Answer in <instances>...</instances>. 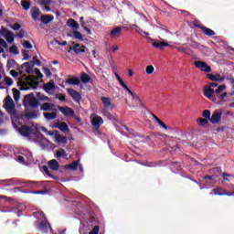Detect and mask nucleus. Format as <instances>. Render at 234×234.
<instances>
[{"label":"nucleus","instance_id":"nucleus-1","mask_svg":"<svg viewBox=\"0 0 234 234\" xmlns=\"http://www.w3.org/2000/svg\"><path fill=\"white\" fill-rule=\"evenodd\" d=\"M35 74L37 77L29 75L25 80L21 81V90H34L37 89V80L43 78V73L39 70V69H35Z\"/></svg>","mask_w":234,"mask_h":234},{"label":"nucleus","instance_id":"nucleus-2","mask_svg":"<svg viewBox=\"0 0 234 234\" xmlns=\"http://www.w3.org/2000/svg\"><path fill=\"white\" fill-rule=\"evenodd\" d=\"M203 93L207 100H210L216 105H224L226 103V98H228V92L221 93L220 96L216 97L215 90L209 86H206L203 89Z\"/></svg>","mask_w":234,"mask_h":234},{"label":"nucleus","instance_id":"nucleus-3","mask_svg":"<svg viewBox=\"0 0 234 234\" xmlns=\"http://www.w3.org/2000/svg\"><path fill=\"white\" fill-rule=\"evenodd\" d=\"M23 105L24 107H27V109H28V107L37 109V107H39V101L36 99L34 93H29L24 97Z\"/></svg>","mask_w":234,"mask_h":234},{"label":"nucleus","instance_id":"nucleus-4","mask_svg":"<svg viewBox=\"0 0 234 234\" xmlns=\"http://www.w3.org/2000/svg\"><path fill=\"white\" fill-rule=\"evenodd\" d=\"M115 78L119 82V85H121V87H122V89L124 90H127V92H129L130 96H132L133 100H137L138 103H140V105H142V100L139 99L138 95L134 94L133 92V90H131V89H129V87H127V84H125V82H123V80H122V77H120V75H118V73H115Z\"/></svg>","mask_w":234,"mask_h":234},{"label":"nucleus","instance_id":"nucleus-5","mask_svg":"<svg viewBox=\"0 0 234 234\" xmlns=\"http://www.w3.org/2000/svg\"><path fill=\"white\" fill-rule=\"evenodd\" d=\"M5 109L6 112L10 114V116H16V114H17V112H16V103H14V100H12V97L7 96L5 98Z\"/></svg>","mask_w":234,"mask_h":234},{"label":"nucleus","instance_id":"nucleus-6","mask_svg":"<svg viewBox=\"0 0 234 234\" xmlns=\"http://www.w3.org/2000/svg\"><path fill=\"white\" fill-rule=\"evenodd\" d=\"M48 134V136H53L55 144H58V145L65 144L68 142L67 138L59 134L58 131H49Z\"/></svg>","mask_w":234,"mask_h":234},{"label":"nucleus","instance_id":"nucleus-7","mask_svg":"<svg viewBox=\"0 0 234 234\" xmlns=\"http://www.w3.org/2000/svg\"><path fill=\"white\" fill-rule=\"evenodd\" d=\"M36 138L33 140L35 144H37L41 149H47L48 147V141L43 134L37 133L35 134Z\"/></svg>","mask_w":234,"mask_h":234},{"label":"nucleus","instance_id":"nucleus-8","mask_svg":"<svg viewBox=\"0 0 234 234\" xmlns=\"http://www.w3.org/2000/svg\"><path fill=\"white\" fill-rule=\"evenodd\" d=\"M40 217L43 218L40 225L38 226V229L42 233H48L52 229L50 228V223L47 220V218H45V214L43 212H39Z\"/></svg>","mask_w":234,"mask_h":234},{"label":"nucleus","instance_id":"nucleus-9","mask_svg":"<svg viewBox=\"0 0 234 234\" xmlns=\"http://www.w3.org/2000/svg\"><path fill=\"white\" fill-rule=\"evenodd\" d=\"M90 122L93 129L96 131H98V129L103 125V119L101 116L96 115V113L90 115Z\"/></svg>","mask_w":234,"mask_h":234},{"label":"nucleus","instance_id":"nucleus-10","mask_svg":"<svg viewBox=\"0 0 234 234\" xmlns=\"http://www.w3.org/2000/svg\"><path fill=\"white\" fill-rule=\"evenodd\" d=\"M194 65L197 69H199V70H202L203 72H211V67L204 61H195Z\"/></svg>","mask_w":234,"mask_h":234},{"label":"nucleus","instance_id":"nucleus-11","mask_svg":"<svg viewBox=\"0 0 234 234\" xmlns=\"http://www.w3.org/2000/svg\"><path fill=\"white\" fill-rule=\"evenodd\" d=\"M16 130L19 133V134H21V136H24V138H30L32 134V129H30V127L28 126H21Z\"/></svg>","mask_w":234,"mask_h":234},{"label":"nucleus","instance_id":"nucleus-12","mask_svg":"<svg viewBox=\"0 0 234 234\" xmlns=\"http://www.w3.org/2000/svg\"><path fill=\"white\" fill-rule=\"evenodd\" d=\"M102 101V105H104V108L106 111H112L114 109V104L112 103V99L109 97H101V98Z\"/></svg>","mask_w":234,"mask_h":234},{"label":"nucleus","instance_id":"nucleus-13","mask_svg":"<svg viewBox=\"0 0 234 234\" xmlns=\"http://www.w3.org/2000/svg\"><path fill=\"white\" fill-rule=\"evenodd\" d=\"M23 69H25L27 74H32L34 72V62H25L17 70H23Z\"/></svg>","mask_w":234,"mask_h":234},{"label":"nucleus","instance_id":"nucleus-14","mask_svg":"<svg viewBox=\"0 0 234 234\" xmlns=\"http://www.w3.org/2000/svg\"><path fill=\"white\" fill-rule=\"evenodd\" d=\"M68 93L69 94V96H71L74 101H77V103H80V101H81V95L76 90L68 89Z\"/></svg>","mask_w":234,"mask_h":234},{"label":"nucleus","instance_id":"nucleus-15","mask_svg":"<svg viewBox=\"0 0 234 234\" xmlns=\"http://www.w3.org/2000/svg\"><path fill=\"white\" fill-rule=\"evenodd\" d=\"M222 120V112H215L209 119V122L213 124H217L220 122Z\"/></svg>","mask_w":234,"mask_h":234},{"label":"nucleus","instance_id":"nucleus-16","mask_svg":"<svg viewBox=\"0 0 234 234\" xmlns=\"http://www.w3.org/2000/svg\"><path fill=\"white\" fill-rule=\"evenodd\" d=\"M111 37L116 39V37H121L122 36V27H115L110 32Z\"/></svg>","mask_w":234,"mask_h":234},{"label":"nucleus","instance_id":"nucleus-17","mask_svg":"<svg viewBox=\"0 0 234 234\" xmlns=\"http://www.w3.org/2000/svg\"><path fill=\"white\" fill-rule=\"evenodd\" d=\"M54 107H56L54 103L44 102L40 106V111H46L47 112H50L52 111H56Z\"/></svg>","mask_w":234,"mask_h":234},{"label":"nucleus","instance_id":"nucleus-18","mask_svg":"<svg viewBox=\"0 0 234 234\" xmlns=\"http://www.w3.org/2000/svg\"><path fill=\"white\" fill-rule=\"evenodd\" d=\"M195 27H197L198 28H201L202 32L204 33L205 36H208L211 37V36H215V31H213L210 28H207L204 26H200L198 24H195Z\"/></svg>","mask_w":234,"mask_h":234},{"label":"nucleus","instance_id":"nucleus-19","mask_svg":"<svg viewBox=\"0 0 234 234\" xmlns=\"http://www.w3.org/2000/svg\"><path fill=\"white\" fill-rule=\"evenodd\" d=\"M58 111L64 115V116H74V110L69 107H58Z\"/></svg>","mask_w":234,"mask_h":234},{"label":"nucleus","instance_id":"nucleus-20","mask_svg":"<svg viewBox=\"0 0 234 234\" xmlns=\"http://www.w3.org/2000/svg\"><path fill=\"white\" fill-rule=\"evenodd\" d=\"M78 165H80V160L73 161L71 164L66 165L64 166V169H66L67 171H77Z\"/></svg>","mask_w":234,"mask_h":234},{"label":"nucleus","instance_id":"nucleus-21","mask_svg":"<svg viewBox=\"0 0 234 234\" xmlns=\"http://www.w3.org/2000/svg\"><path fill=\"white\" fill-rule=\"evenodd\" d=\"M7 184V186H23V182L17 180V179H5V180H0V184Z\"/></svg>","mask_w":234,"mask_h":234},{"label":"nucleus","instance_id":"nucleus-22","mask_svg":"<svg viewBox=\"0 0 234 234\" xmlns=\"http://www.w3.org/2000/svg\"><path fill=\"white\" fill-rule=\"evenodd\" d=\"M152 47H154V48H160L162 50V48L165 47H170V45L167 42L154 40V42L152 43Z\"/></svg>","mask_w":234,"mask_h":234},{"label":"nucleus","instance_id":"nucleus-23","mask_svg":"<svg viewBox=\"0 0 234 234\" xmlns=\"http://www.w3.org/2000/svg\"><path fill=\"white\" fill-rule=\"evenodd\" d=\"M14 84V80L10 77H5L4 82H0V89H6Z\"/></svg>","mask_w":234,"mask_h":234},{"label":"nucleus","instance_id":"nucleus-24","mask_svg":"<svg viewBox=\"0 0 234 234\" xmlns=\"http://www.w3.org/2000/svg\"><path fill=\"white\" fill-rule=\"evenodd\" d=\"M22 154L25 156L26 162L27 164H32V162H34V156L32 155V152H30L29 150H24Z\"/></svg>","mask_w":234,"mask_h":234},{"label":"nucleus","instance_id":"nucleus-25","mask_svg":"<svg viewBox=\"0 0 234 234\" xmlns=\"http://www.w3.org/2000/svg\"><path fill=\"white\" fill-rule=\"evenodd\" d=\"M48 165L52 171H58L59 169V163L56 159L48 161Z\"/></svg>","mask_w":234,"mask_h":234},{"label":"nucleus","instance_id":"nucleus-26","mask_svg":"<svg viewBox=\"0 0 234 234\" xmlns=\"http://www.w3.org/2000/svg\"><path fill=\"white\" fill-rule=\"evenodd\" d=\"M19 68V64L16 63L15 59H8L6 63V69L7 70H10V69H17Z\"/></svg>","mask_w":234,"mask_h":234},{"label":"nucleus","instance_id":"nucleus-27","mask_svg":"<svg viewBox=\"0 0 234 234\" xmlns=\"http://www.w3.org/2000/svg\"><path fill=\"white\" fill-rule=\"evenodd\" d=\"M44 118L48 121V122H51V120H56V116H58V112H44L43 113Z\"/></svg>","mask_w":234,"mask_h":234},{"label":"nucleus","instance_id":"nucleus-28","mask_svg":"<svg viewBox=\"0 0 234 234\" xmlns=\"http://www.w3.org/2000/svg\"><path fill=\"white\" fill-rule=\"evenodd\" d=\"M40 21L45 25H48L51 21H54V16L52 15H43L40 17Z\"/></svg>","mask_w":234,"mask_h":234},{"label":"nucleus","instance_id":"nucleus-29","mask_svg":"<svg viewBox=\"0 0 234 234\" xmlns=\"http://www.w3.org/2000/svg\"><path fill=\"white\" fill-rule=\"evenodd\" d=\"M67 25L69 27V28H73V30H79L80 29V25H78V22L76 20L69 18L67 21Z\"/></svg>","mask_w":234,"mask_h":234},{"label":"nucleus","instance_id":"nucleus-30","mask_svg":"<svg viewBox=\"0 0 234 234\" xmlns=\"http://www.w3.org/2000/svg\"><path fill=\"white\" fill-rule=\"evenodd\" d=\"M56 89V84L54 83V80H50L47 84L44 85V90L46 92H50V90H54Z\"/></svg>","mask_w":234,"mask_h":234},{"label":"nucleus","instance_id":"nucleus-31","mask_svg":"<svg viewBox=\"0 0 234 234\" xmlns=\"http://www.w3.org/2000/svg\"><path fill=\"white\" fill-rule=\"evenodd\" d=\"M39 16H41V11L37 7H33L31 9V17L36 21Z\"/></svg>","mask_w":234,"mask_h":234},{"label":"nucleus","instance_id":"nucleus-32","mask_svg":"<svg viewBox=\"0 0 234 234\" xmlns=\"http://www.w3.org/2000/svg\"><path fill=\"white\" fill-rule=\"evenodd\" d=\"M215 178H217L216 176H206L204 180H209V182L207 181L204 187H207V186H213V184H215Z\"/></svg>","mask_w":234,"mask_h":234},{"label":"nucleus","instance_id":"nucleus-33","mask_svg":"<svg viewBox=\"0 0 234 234\" xmlns=\"http://www.w3.org/2000/svg\"><path fill=\"white\" fill-rule=\"evenodd\" d=\"M72 50L75 52V54H81L85 52V47H81L80 44H77L73 47Z\"/></svg>","mask_w":234,"mask_h":234},{"label":"nucleus","instance_id":"nucleus-34","mask_svg":"<svg viewBox=\"0 0 234 234\" xmlns=\"http://www.w3.org/2000/svg\"><path fill=\"white\" fill-rule=\"evenodd\" d=\"M42 171H43V173H45L48 176H49V177L52 178L53 180H58V176H53V175L50 174V170H48V166L44 165V166L42 167Z\"/></svg>","mask_w":234,"mask_h":234},{"label":"nucleus","instance_id":"nucleus-35","mask_svg":"<svg viewBox=\"0 0 234 234\" xmlns=\"http://www.w3.org/2000/svg\"><path fill=\"white\" fill-rule=\"evenodd\" d=\"M152 116L154 120H155V122H157V123L163 127V129H165V131L169 129V127H167V125L164 123V122H162L156 115H154V113H152Z\"/></svg>","mask_w":234,"mask_h":234},{"label":"nucleus","instance_id":"nucleus-36","mask_svg":"<svg viewBox=\"0 0 234 234\" xmlns=\"http://www.w3.org/2000/svg\"><path fill=\"white\" fill-rule=\"evenodd\" d=\"M58 128L59 131H62V133H69V125L66 122H59Z\"/></svg>","mask_w":234,"mask_h":234},{"label":"nucleus","instance_id":"nucleus-37","mask_svg":"<svg viewBox=\"0 0 234 234\" xmlns=\"http://www.w3.org/2000/svg\"><path fill=\"white\" fill-rule=\"evenodd\" d=\"M66 83H68L69 85H80L81 81L78 78H70L66 81Z\"/></svg>","mask_w":234,"mask_h":234},{"label":"nucleus","instance_id":"nucleus-38","mask_svg":"<svg viewBox=\"0 0 234 234\" xmlns=\"http://www.w3.org/2000/svg\"><path fill=\"white\" fill-rule=\"evenodd\" d=\"M89 231H90V229L87 227V225L81 223V227L79 230L80 234H89Z\"/></svg>","mask_w":234,"mask_h":234},{"label":"nucleus","instance_id":"nucleus-39","mask_svg":"<svg viewBox=\"0 0 234 234\" xmlns=\"http://www.w3.org/2000/svg\"><path fill=\"white\" fill-rule=\"evenodd\" d=\"M80 80L82 83L87 84L89 81H90V77L87 73L83 72L80 75Z\"/></svg>","mask_w":234,"mask_h":234},{"label":"nucleus","instance_id":"nucleus-40","mask_svg":"<svg viewBox=\"0 0 234 234\" xmlns=\"http://www.w3.org/2000/svg\"><path fill=\"white\" fill-rule=\"evenodd\" d=\"M21 6L24 10H30V6H32V3L30 1L23 0L21 2Z\"/></svg>","mask_w":234,"mask_h":234},{"label":"nucleus","instance_id":"nucleus-41","mask_svg":"<svg viewBox=\"0 0 234 234\" xmlns=\"http://www.w3.org/2000/svg\"><path fill=\"white\" fill-rule=\"evenodd\" d=\"M5 48H8V44H6V41H5V39L0 38V54H3V52H5Z\"/></svg>","mask_w":234,"mask_h":234},{"label":"nucleus","instance_id":"nucleus-42","mask_svg":"<svg viewBox=\"0 0 234 234\" xmlns=\"http://www.w3.org/2000/svg\"><path fill=\"white\" fill-rule=\"evenodd\" d=\"M225 89H226V85L218 86V89L214 90L216 98H218V96H222L220 92H222V90H225Z\"/></svg>","mask_w":234,"mask_h":234},{"label":"nucleus","instance_id":"nucleus-43","mask_svg":"<svg viewBox=\"0 0 234 234\" xmlns=\"http://www.w3.org/2000/svg\"><path fill=\"white\" fill-rule=\"evenodd\" d=\"M72 34H73V37H75V39L83 41V34H81L80 31H78V29L74 30Z\"/></svg>","mask_w":234,"mask_h":234},{"label":"nucleus","instance_id":"nucleus-44","mask_svg":"<svg viewBox=\"0 0 234 234\" xmlns=\"http://www.w3.org/2000/svg\"><path fill=\"white\" fill-rule=\"evenodd\" d=\"M222 177L226 182H233L234 180V176L227 173H223Z\"/></svg>","mask_w":234,"mask_h":234},{"label":"nucleus","instance_id":"nucleus-45","mask_svg":"<svg viewBox=\"0 0 234 234\" xmlns=\"http://www.w3.org/2000/svg\"><path fill=\"white\" fill-rule=\"evenodd\" d=\"M214 195H218L219 197L224 196L225 191L222 187L214 188L213 190Z\"/></svg>","mask_w":234,"mask_h":234},{"label":"nucleus","instance_id":"nucleus-46","mask_svg":"<svg viewBox=\"0 0 234 234\" xmlns=\"http://www.w3.org/2000/svg\"><path fill=\"white\" fill-rule=\"evenodd\" d=\"M67 155V152L63 148L57 151V158H65Z\"/></svg>","mask_w":234,"mask_h":234},{"label":"nucleus","instance_id":"nucleus-47","mask_svg":"<svg viewBox=\"0 0 234 234\" xmlns=\"http://www.w3.org/2000/svg\"><path fill=\"white\" fill-rule=\"evenodd\" d=\"M208 78H209V80H211V81H222V80H224L218 74H216V75L210 74V75H208Z\"/></svg>","mask_w":234,"mask_h":234},{"label":"nucleus","instance_id":"nucleus-48","mask_svg":"<svg viewBox=\"0 0 234 234\" xmlns=\"http://www.w3.org/2000/svg\"><path fill=\"white\" fill-rule=\"evenodd\" d=\"M9 52L13 55V56H17L19 54V48H16V46H11L9 48Z\"/></svg>","mask_w":234,"mask_h":234},{"label":"nucleus","instance_id":"nucleus-49","mask_svg":"<svg viewBox=\"0 0 234 234\" xmlns=\"http://www.w3.org/2000/svg\"><path fill=\"white\" fill-rule=\"evenodd\" d=\"M13 98L15 101H19V99L21 98V93L19 90L13 89Z\"/></svg>","mask_w":234,"mask_h":234},{"label":"nucleus","instance_id":"nucleus-50","mask_svg":"<svg viewBox=\"0 0 234 234\" xmlns=\"http://www.w3.org/2000/svg\"><path fill=\"white\" fill-rule=\"evenodd\" d=\"M197 122H198L199 125H201V127H206V125L207 123H209V120L208 119H204V118L197 119Z\"/></svg>","mask_w":234,"mask_h":234},{"label":"nucleus","instance_id":"nucleus-51","mask_svg":"<svg viewBox=\"0 0 234 234\" xmlns=\"http://www.w3.org/2000/svg\"><path fill=\"white\" fill-rule=\"evenodd\" d=\"M162 164V162L159 163H147V164H141L142 165H144V167H158V165H160Z\"/></svg>","mask_w":234,"mask_h":234},{"label":"nucleus","instance_id":"nucleus-52","mask_svg":"<svg viewBox=\"0 0 234 234\" xmlns=\"http://www.w3.org/2000/svg\"><path fill=\"white\" fill-rule=\"evenodd\" d=\"M10 74H11V76L13 77V78H17V76H21V75H23V70H17V71H16V69H12L11 71H10Z\"/></svg>","mask_w":234,"mask_h":234},{"label":"nucleus","instance_id":"nucleus-53","mask_svg":"<svg viewBox=\"0 0 234 234\" xmlns=\"http://www.w3.org/2000/svg\"><path fill=\"white\" fill-rule=\"evenodd\" d=\"M5 39L7 41V43H14V35L11 33V32H8L6 35H5Z\"/></svg>","mask_w":234,"mask_h":234},{"label":"nucleus","instance_id":"nucleus-54","mask_svg":"<svg viewBox=\"0 0 234 234\" xmlns=\"http://www.w3.org/2000/svg\"><path fill=\"white\" fill-rule=\"evenodd\" d=\"M16 161L18 163V164H23L25 165V164H28L27 162V160L25 159V156L23 155H18L16 158Z\"/></svg>","mask_w":234,"mask_h":234},{"label":"nucleus","instance_id":"nucleus-55","mask_svg":"<svg viewBox=\"0 0 234 234\" xmlns=\"http://www.w3.org/2000/svg\"><path fill=\"white\" fill-rule=\"evenodd\" d=\"M38 5L42 6H47L48 5H52V0H38Z\"/></svg>","mask_w":234,"mask_h":234},{"label":"nucleus","instance_id":"nucleus-56","mask_svg":"<svg viewBox=\"0 0 234 234\" xmlns=\"http://www.w3.org/2000/svg\"><path fill=\"white\" fill-rule=\"evenodd\" d=\"M203 116L206 120H211V112L209 110L203 111Z\"/></svg>","mask_w":234,"mask_h":234},{"label":"nucleus","instance_id":"nucleus-57","mask_svg":"<svg viewBox=\"0 0 234 234\" xmlns=\"http://www.w3.org/2000/svg\"><path fill=\"white\" fill-rule=\"evenodd\" d=\"M145 72L149 75L153 74V72H154V67L153 65L147 66L145 69Z\"/></svg>","mask_w":234,"mask_h":234},{"label":"nucleus","instance_id":"nucleus-58","mask_svg":"<svg viewBox=\"0 0 234 234\" xmlns=\"http://www.w3.org/2000/svg\"><path fill=\"white\" fill-rule=\"evenodd\" d=\"M100 233V227L95 226L91 231H90L88 234H99Z\"/></svg>","mask_w":234,"mask_h":234},{"label":"nucleus","instance_id":"nucleus-59","mask_svg":"<svg viewBox=\"0 0 234 234\" xmlns=\"http://www.w3.org/2000/svg\"><path fill=\"white\" fill-rule=\"evenodd\" d=\"M31 63H34V67H36V65L37 67H41V61L37 58H36V57L33 58V60L31 61Z\"/></svg>","mask_w":234,"mask_h":234},{"label":"nucleus","instance_id":"nucleus-60","mask_svg":"<svg viewBox=\"0 0 234 234\" xmlns=\"http://www.w3.org/2000/svg\"><path fill=\"white\" fill-rule=\"evenodd\" d=\"M37 98H38V100H41L42 101H48V97L41 95V93H37Z\"/></svg>","mask_w":234,"mask_h":234},{"label":"nucleus","instance_id":"nucleus-61","mask_svg":"<svg viewBox=\"0 0 234 234\" xmlns=\"http://www.w3.org/2000/svg\"><path fill=\"white\" fill-rule=\"evenodd\" d=\"M43 72L46 76H48V78H50V76H52V72H50V69L48 68H44Z\"/></svg>","mask_w":234,"mask_h":234},{"label":"nucleus","instance_id":"nucleus-62","mask_svg":"<svg viewBox=\"0 0 234 234\" xmlns=\"http://www.w3.org/2000/svg\"><path fill=\"white\" fill-rule=\"evenodd\" d=\"M23 47L25 48H32V44H30V42H28V41H24Z\"/></svg>","mask_w":234,"mask_h":234},{"label":"nucleus","instance_id":"nucleus-63","mask_svg":"<svg viewBox=\"0 0 234 234\" xmlns=\"http://www.w3.org/2000/svg\"><path fill=\"white\" fill-rule=\"evenodd\" d=\"M207 87H210V89H217V87H218V83L217 82H211L209 85H207Z\"/></svg>","mask_w":234,"mask_h":234},{"label":"nucleus","instance_id":"nucleus-64","mask_svg":"<svg viewBox=\"0 0 234 234\" xmlns=\"http://www.w3.org/2000/svg\"><path fill=\"white\" fill-rule=\"evenodd\" d=\"M13 30H19L21 28V25L16 23L12 26Z\"/></svg>","mask_w":234,"mask_h":234}]
</instances>
